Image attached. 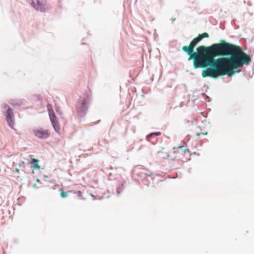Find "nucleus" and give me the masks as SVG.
<instances>
[{
	"label": "nucleus",
	"instance_id": "nucleus-1",
	"mask_svg": "<svg viewBox=\"0 0 254 254\" xmlns=\"http://www.w3.org/2000/svg\"><path fill=\"white\" fill-rule=\"evenodd\" d=\"M233 43L227 42L223 46V49L218 54H214L209 67L202 70L203 78L209 77L214 79L219 76L227 75L230 64Z\"/></svg>",
	"mask_w": 254,
	"mask_h": 254
},
{
	"label": "nucleus",
	"instance_id": "nucleus-2",
	"mask_svg": "<svg viewBox=\"0 0 254 254\" xmlns=\"http://www.w3.org/2000/svg\"><path fill=\"white\" fill-rule=\"evenodd\" d=\"M232 51L229 64V65H229L227 75L228 77L241 72L242 70L238 68L248 65L252 61L250 55L244 52L241 46L234 44Z\"/></svg>",
	"mask_w": 254,
	"mask_h": 254
},
{
	"label": "nucleus",
	"instance_id": "nucleus-3",
	"mask_svg": "<svg viewBox=\"0 0 254 254\" xmlns=\"http://www.w3.org/2000/svg\"><path fill=\"white\" fill-rule=\"evenodd\" d=\"M226 42L224 40L221 39L219 43H213L209 46L201 45L196 48V52L193 50V51L190 52V54L187 55L189 56V58H190V56L193 57H198L204 55L203 54L204 51L206 52L205 55L218 54L223 49L222 46Z\"/></svg>",
	"mask_w": 254,
	"mask_h": 254
},
{
	"label": "nucleus",
	"instance_id": "nucleus-4",
	"mask_svg": "<svg viewBox=\"0 0 254 254\" xmlns=\"http://www.w3.org/2000/svg\"><path fill=\"white\" fill-rule=\"evenodd\" d=\"M90 101V96L88 93L83 94L80 96L75 105L77 116L79 118H83L85 116L88 110Z\"/></svg>",
	"mask_w": 254,
	"mask_h": 254
},
{
	"label": "nucleus",
	"instance_id": "nucleus-5",
	"mask_svg": "<svg viewBox=\"0 0 254 254\" xmlns=\"http://www.w3.org/2000/svg\"><path fill=\"white\" fill-rule=\"evenodd\" d=\"M213 56L214 54H208L195 57L190 56V58H189L188 60L189 61L193 60V66L195 69L198 68L205 69L209 67Z\"/></svg>",
	"mask_w": 254,
	"mask_h": 254
},
{
	"label": "nucleus",
	"instance_id": "nucleus-6",
	"mask_svg": "<svg viewBox=\"0 0 254 254\" xmlns=\"http://www.w3.org/2000/svg\"><path fill=\"white\" fill-rule=\"evenodd\" d=\"M48 111L49 113V118L51 122L52 125L57 133H60L61 130V127L60 124L57 120L56 115L50 105H48Z\"/></svg>",
	"mask_w": 254,
	"mask_h": 254
},
{
	"label": "nucleus",
	"instance_id": "nucleus-7",
	"mask_svg": "<svg viewBox=\"0 0 254 254\" xmlns=\"http://www.w3.org/2000/svg\"><path fill=\"white\" fill-rule=\"evenodd\" d=\"M3 108L6 110L4 113L6 121L8 124L9 127L11 128H14V115L13 109L7 104H4Z\"/></svg>",
	"mask_w": 254,
	"mask_h": 254
},
{
	"label": "nucleus",
	"instance_id": "nucleus-8",
	"mask_svg": "<svg viewBox=\"0 0 254 254\" xmlns=\"http://www.w3.org/2000/svg\"><path fill=\"white\" fill-rule=\"evenodd\" d=\"M30 4L36 11H40L42 12H45L50 8L46 3H43L42 0H30Z\"/></svg>",
	"mask_w": 254,
	"mask_h": 254
},
{
	"label": "nucleus",
	"instance_id": "nucleus-9",
	"mask_svg": "<svg viewBox=\"0 0 254 254\" xmlns=\"http://www.w3.org/2000/svg\"><path fill=\"white\" fill-rule=\"evenodd\" d=\"M34 135L39 139H46L50 136V131L48 129H44L42 127L33 129L32 130Z\"/></svg>",
	"mask_w": 254,
	"mask_h": 254
},
{
	"label": "nucleus",
	"instance_id": "nucleus-10",
	"mask_svg": "<svg viewBox=\"0 0 254 254\" xmlns=\"http://www.w3.org/2000/svg\"><path fill=\"white\" fill-rule=\"evenodd\" d=\"M114 184L116 185V193L117 195H119L120 193L125 189V184L126 182L122 178L121 176L114 179Z\"/></svg>",
	"mask_w": 254,
	"mask_h": 254
},
{
	"label": "nucleus",
	"instance_id": "nucleus-11",
	"mask_svg": "<svg viewBox=\"0 0 254 254\" xmlns=\"http://www.w3.org/2000/svg\"><path fill=\"white\" fill-rule=\"evenodd\" d=\"M200 41V39L197 36L192 39L189 46H184L182 47V49L187 55H189V54L191 53L190 52L193 51L195 47Z\"/></svg>",
	"mask_w": 254,
	"mask_h": 254
},
{
	"label": "nucleus",
	"instance_id": "nucleus-12",
	"mask_svg": "<svg viewBox=\"0 0 254 254\" xmlns=\"http://www.w3.org/2000/svg\"><path fill=\"white\" fill-rule=\"evenodd\" d=\"M152 175V172H150L149 170H146L143 168H140V172L136 173V175L137 177L142 181H149L148 180V177H150L151 179V180H153V178L151 176Z\"/></svg>",
	"mask_w": 254,
	"mask_h": 254
},
{
	"label": "nucleus",
	"instance_id": "nucleus-13",
	"mask_svg": "<svg viewBox=\"0 0 254 254\" xmlns=\"http://www.w3.org/2000/svg\"><path fill=\"white\" fill-rule=\"evenodd\" d=\"M161 134V132L160 131L151 132L146 136V139L150 140L151 137H153L154 138V141H152V143L155 144L157 141V138H156L155 136H159Z\"/></svg>",
	"mask_w": 254,
	"mask_h": 254
},
{
	"label": "nucleus",
	"instance_id": "nucleus-14",
	"mask_svg": "<svg viewBox=\"0 0 254 254\" xmlns=\"http://www.w3.org/2000/svg\"><path fill=\"white\" fill-rule=\"evenodd\" d=\"M39 160L36 158H31L30 162L31 167L35 170H38L40 168V166L39 165Z\"/></svg>",
	"mask_w": 254,
	"mask_h": 254
},
{
	"label": "nucleus",
	"instance_id": "nucleus-15",
	"mask_svg": "<svg viewBox=\"0 0 254 254\" xmlns=\"http://www.w3.org/2000/svg\"><path fill=\"white\" fill-rule=\"evenodd\" d=\"M73 192V190H68V191H64L63 190H61V193H60V196L62 198H66V197L68 196V195L69 193H71Z\"/></svg>",
	"mask_w": 254,
	"mask_h": 254
},
{
	"label": "nucleus",
	"instance_id": "nucleus-16",
	"mask_svg": "<svg viewBox=\"0 0 254 254\" xmlns=\"http://www.w3.org/2000/svg\"><path fill=\"white\" fill-rule=\"evenodd\" d=\"M197 37L199 38V39H200V40L201 41L202 39L204 38H208L209 37V34L208 33H206V32H204L202 34H199Z\"/></svg>",
	"mask_w": 254,
	"mask_h": 254
},
{
	"label": "nucleus",
	"instance_id": "nucleus-17",
	"mask_svg": "<svg viewBox=\"0 0 254 254\" xmlns=\"http://www.w3.org/2000/svg\"><path fill=\"white\" fill-rule=\"evenodd\" d=\"M55 109H56V111L57 113L59 115H60L61 116L62 118H63V117L62 116V112L61 111V108H60V106L56 104Z\"/></svg>",
	"mask_w": 254,
	"mask_h": 254
},
{
	"label": "nucleus",
	"instance_id": "nucleus-18",
	"mask_svg": "<svg viewBox=\"0 0 254 254\" xmlns=\"http://www.w3.org/2000/svg\"><path fill=\"white\" fill-rule=\"evenodd\" d=\"M74 193H77V196L82 200H85V198L82 197V191L80 190H78L77 192L74 191L73 192Z\"/></svg>",
	"mask_w": 254,
	"mask_h": 254
},
{
	"label": "nucleus",
	"instance_id": "nucleus-19",
	"mask_svg": "<svg viewBox=\"0 0 254 254\" xmlns=\"http://www.w3.org/2000/svg\"><path fill=\"white\" fill-rule=\"evenodd\" d=\"M201 95L202 96H203L204 97H205V99L207 100V101L208 102H209L211 101L210 98L208 96H207L205 93H201Z\"/></svg>",
	"mask_w": 254,
	"mask_h": 254
},
{
	"label": "nucleus",
	"instance_id": "nucleus-20",
	"mask_svg": "<svg viewBox=\"0 0 254 254\" xmlns=\"http://www.w3.org/2000/svg\"><path fill=\"white\" fill-rule=\"evenodd\" d=\"M21 103V101L20 100L13 101V104L15 105H20Z\"/></svg>",
	"mask_w": 254,
	"mask_h": 254
},
{
	"label": "nucleus",
	"instance_id": "nucleus-21",
	"mask_svg": "<svg viewBox=\"0 0 254 254\" xmlns=\"http://www.w3.org/2000/svg\"><path fill=\"white\" fill-rule=\"evenodd\" d=\"M42 187L41 185H40V186H37L36 184H34L33 185H32V187L33 188H35V189H38V188H40Z\"/></svg>",
	"mask_w": 254,
	"mask_h": 254
},
{
	"label": "nucleus",
	"instance_id": "nucleus-22",
	"mask_svg": "<svg viewBox=\"0 0 254 254\" xmlns=\"http://www.w3.org/2000/svg\"><path fill=\"white\" fill-rule=\"evenodd\" d=\"M15 172L18 174L20 173V170L17 168H15Z\"/></svg>",
	"mask_w": 254,
	"mask_h": 254
},
{
	"label": "nucleus",
	"instance_id": "nucleus-23",
	"mask_svg": "<svg viewBox=\"0 0 254 254\" xmlns=\"http://www.w3.org/2000/svg\"><path fill=\"white\" fill-rule=\"evenodd\" d=\"M36 182H37L38 183H39L40 185L42 186V183L41 182V181L39 179H37L36 180Z\"/></svg>",
	"mask_w": 254,
	"mask_h": 254
},
{
	"label": "nucleus",
	"instance_id": "nucleus-24",
	"mask_svg": "<svg viewBox=\"0 0 254 254\" xmlns=\"http://www.w3.org/2000/svg\"><path fill=\"white\" fill-rule=\"evenodd\" d=\"M91 196H92L93 200H96L97 199L95 195L91 194Z\"/></svg>",
	"mask_w": 254,
	"mask_h": 254
},
{
	"label": "nucleus",
	"instance_id": "nucleus-25",
	"mask_svg": "<svg viewBox=\"0 0 254 254\" xmlns=\"http://www.w3.org/2000/svg\"><path fill=\"white\" fill-rule=\"evenodd\" d=\"M152 143L153 141H154V138L153 137H151L150 140H147Z\"/></svg>",
	"mask_w": 254,
	"mask_h": 254
},
{
	"label": "nucleus",
	"instance_id": "nucleus-26",
	"mask_svg": "<svg viewBox=\"0 0 254 254\" xmlns=\"http://www.w3.org/2000/svg\"><path fill=\"white\" fill-rule=\"evenodd\" d=\"M171 20L172 21V22H173L174 21H175L176 20V18H172L171 19Z\"/></svg>",
	"mask_w": 254,
	"mask_h": 254
},
{
	"label": "nucleus",
	"instance_id": "nucleus-27",
	"mask_svg": "<svg viewBox=\"0 0 254 254\" xmlns=\"http://www.w3.org/2000/svg\"><path fill=\"white\" fill-rule=\"evenodd\" d=\"M200 134H201V133H200V132H196V133H195V135H196V136H199Z\"/></svg>",
	"mask_w": 254,
	"mask_h": 254
},
{
	"label": "nucleus",
	"instance_id": "nucleus-28",
	"mask_svg": "<svg viewBox=\"0 0 254 254\" xmlns=\"http://www.w3.org/2000/svg\"><path fill=\"white\" fill-rule=\"evenodd\" d=\"M201 134H203L204 135H206L207 134V132H202L201 133Z\"/></svg>",
	"mask_w": 254,
	"mask_h": 254
},
{
	"label": "nucleus",
	"instance_id": "nucleus-29",
	"mask_svg": "<svg viewBox=\"0 0 254 254\" xmlns=\"http://www.w3.org/2000/svg\"><path fill=\"white\" fill-rule=\"evenodd\" d=\"M184 151H185V152H187H187H189V149H187V148H186V149H185L184 150Z\"/></svg>",
	"mask_w": 254,
	"mask_h": 254
},
{
	"label": "nucleus",
	"instance_id": "nucleus-30",
	"mask_svg": "<svg viewBox=\"0 0 254 254\" xmlns=\"http://www.w3.org/2000/svg\"><path fill=\"white\" fill-rule=\"evenodd\" d=\"M176 12L177 13V15L178 16L179 15V11L178 10H176Z\"/></svg>",
	"mask_w": 254,
	"mask_h": 254
},
{
	"label": "nucleus",
	"instance_id": "nucleus-31",
	"mask_svg": "<svg viewBox=\"0 0 254 254\" xmlns=\"http://www.w3.org/2000/svg\"><path fill=\"white\" fill-rule=\"evenodd\" d=\"M159 1L160 2V3H161V4H163V3H164V2H163V0H159Z\"/></svg>",
	"mask_w": 254,
	"mask_h": 254
},
{
	"label": "nucleus",
	"instance_id": "nucleus-32",
	"mask_svg": "<svg viewBox=\"0 0 254 254\" xmlns=\"http://www.w3.org/2000/svg\"><path fill=\"white\" fill-rule=\"evenodd\" d=\"M81 44L82 45H86V43L82 42V43H81Z\"/></svg>",
	"mask_w": 254,
	"mask_h": 254
},
{
	"label": "nucleus",
	"instance_id": "nucleus-33",
	"mask_svg": "<svg viewBox=\"0 0 254 254\" xmlns=\"http://www.w3.org/2000/svg\"><path fill=\"white\" fill-rule=\"evenodd\" d=\"M102 198V196H99V198H98L99 199H101Z\"/></svg>",
	"mask_w": 254,
	"mask_h": 254
},
{
	"label": "nucleus",
	"instance_id": "nucleus-34",
	"mask_svg": "<svg viewBox=\"0 0 254 254\" xmlns=\"http://www.w3.org/2000/svg\"><path fill=\"white\" fill-rule=\"evenodd\" d=\"M148 180H149V181H148V182H150V180H151V179L150 177H148Z\"/></svg>",
	"mask_w": 254,
	"mask_h": 254
},
{
	"label": "nucleus",
	"instance_id": "nucleus-35",
	"mask_svg": "<svg viewBox=\"0 0 254 254\" xmlns=\"http://www.w3.org/2000/svg\"><path fill=\"white\" fill-rule=\"evenodd\" d=\"M99 1V3H100V4H101V1L100 0H99V1Z\"/></svg>",
	"mask_w": 254,
	"mask_h": 254
},
{
	"label": "nucleus",
	"instance_id": "nucleus-36",
	"mask_svg": "<svg viewBox=\"0 0 254 254\" xmlns=\"http://www.w3.org/2000/svg\"><path fill=\"white\" fill-rule=\"evenodd\" d=\"M24 167H23V172H24V173H26L25 171H24Z\"/></svg>",
	"mask_w": 254,
	"mask_h": 254
},
{
	"label": "nucleus",
	"instance_id": "nucleus-37",
	"mask_svg": "<svg viewBox=\"0 0 254 254\" xmlns=\"http://www.w3.org/2000/svg\"><path fill=\"white\" fill-rule=\"evenodd\" d=\"M112 176V173H110L109 174V177H110V176Z\"/></svg>",
	"mask_w": 254,
	"mask_h": 254
},
{
	"label": "nucleus",
	"instance_id": "nucleus-38",
	"mask_svg": "<svg viewBox=\"0 0 254 254\" xmlns=\"http://www.w3.org/2000/svg\"><path fill=\"white\" fill-rule=\"evenodd\" d=\"M94 2L95 3L96 2H97V0H94Z\"/></svg>",
	"mask_w": 254,
	"mask_h": 254
},
{
	"label": "nucleus",
	"instance_id": "nucleus-39",
	"mask_svg": "<svg viewBox=\"0 0 254 254\" xmlns=\"http://www.w3.org/2000/svg\"><path fill=\"white\" fill-rule=\"evenodd\" d=\"M24 161H22V164H24Z\"/></svg>",
	"mask_w": 254,
	"mask_h": 254
},
{
	"label": "nucleus",
	"instance_id": "nucleus-40",
	"mask_svg": "<svg viewBox=\"0 0 254 254\" xmlns=\"http://www.w3.org/2000/svg\"><path fill=\"white\" fill-rule=\"evenodd\" d=\"M32 173H33V174L34 173V171H33V170L32 171Z\"/></svg>",
	"mask_w": 254,
	"mask_h": 254
},
{
	"label": "nucleus",
	"instance_id": "nucleus-41",
	"mask_svg": "<svg viewBox=\"0 0 254 254\" xmlns=\"http://www.w3.org/2000/svg\"><path fill=\"white\" fill-rule=\"evenodd\" d=\"M168 87L171 88V86H168Z\"/></svg>",
	"mask_w": 254,
	"mask_h": 254
}]
</instances>
